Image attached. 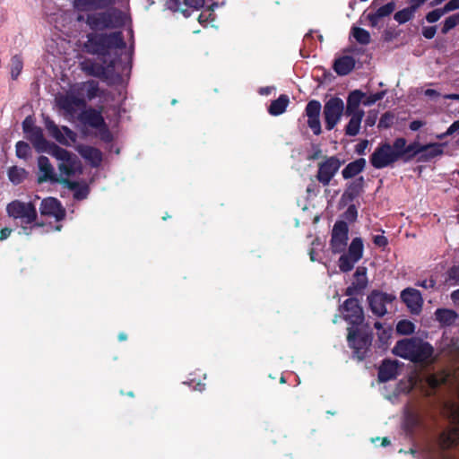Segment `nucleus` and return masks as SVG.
<instances>
[{"label":"nucleus","mask_w":459,"mask_h":459,"mask_svg":"<svg viewBox=\"0 0 459 459\" xmlns=\"http://www.w3.org/2000/svg\"><path fill=\"white\" fill-rule=\"evenodd\" d=\"M368 140L361 141L357 146V152L359 153H363L364 150L368 147Z\"/></svg>","instance_id":"69168bd1"},{"label":"nucleus","mask_w":459,"mask_h":459,"mask_svg":"<svg viewBox=\"0 0 459 459\" xmlns=\"http://www.w3.org/2000/svg\"><path fill=\"white\" fill-rule=\"evenodd\" d=\"M405 143L404 138H397L393 145L388 143H380L369 158L371 165L377 169L391 166L403 157Z\"/></svg>","instance_id":"39448f33"},{"label":"nucleus","mask_w":459,"mask_h":459,"mask_svg":"<svg viewBox=\"0 0 459 459\" xmlns=\"http://www.w3.org/2000/svg\"><path fill=\"white\" fill-rule=\"evenodd\" d=\"M25 134L26 138L32 143L38 152H47L58 161V170L62 175L68 177L80 172L81 161L77 156L47 141L40 127L37 126L36 128H32Z\"/></svg>","instance_id":"f03ea898"},{"label":"nucleus","mask_w":459,"mask_h":459,"mask_svg":"<svg viewBox=\"0 0 459 459\" xmlns=\"http://www.w3.org/2000/svg\"><path fill=\"white\" fill-rule=\"evenodd\" d=\"M440 446L443 448H448L459 444V427H455L440 436Z\"/></svg>","instance_id":"c756f323"},{"label":"nucleus","mask_w":459,"mask_h":459,"mask_svg":"<svg viewBox=\"0 0 459 459\" xmlns=\"http://www.w3.org/2000/svg\"><path fill=\"white\" fill-rule=\"evenodd\" d=\"M85 48L88 53L100 56L102 63L116 59L119 67H124L126 70L130 66L133 49L126 48L120 31L90 33L87 37Z\"/></svg>","instance_id":"f257e3e1"},{"label":"nucleus","mask_w":459,"mask_h":459,"mask_svg":"<svg viewBox=\"0 0 459 459\" xmlns=\"http://www.w3.org/2000/svg\"><path fill=\"white\" fill-rule=\"evenodd\" d=\"M368 19L371 26L375 27L377 25V22L380 18L378 16H377L376 13H368Z\"/></svg>","instance_id":"e2e57ef3"},{"label":"nucleus","mask_w":459,"mask_h":459,"mask_svg":"<svg viewBox=\"0 0 459 459\" xmlns=\"http://www.w3.org/2000/svg\"><path fill=\"white\" fill-rule=\"evenodd\" d=\"M41 215L52 217L59 222L65 216V210L60 202L54 197H48L42 200L39 207Z\"/></svg>","instance_id":"2eb2a0df"},{"label":"nucleus","mask_w":459,"mask_h":459,"mask_svg":"<svg viewBox=\"0 0 459 459\" xmlns=\"http://www.w3.org/2000/svg\"><path fill=\"white\" fill-rule=\"evenodd\" d=\"M417 285L424 289H433L436 285V281L432 278L425 279L422 281H419L417 282Z\"/></svg>","instance_id":"6e6d98bb"},{"label":"nucleus","mask_w":459,"mask_h":459,"mask_svg":"<svg viewBox=\"0 0 459 459\" xmlns=\"http://www.w3.org/2000/svg\"><path fill=\"white\" fill-rule=\"evenodd\" d=\"M351 35L359 44L367 45L370 42L369 32L362 28L352 27Z\"/></svg>","instance_id":"4c0bfd02"},{"label":"nucleus","mask_w":459,"mask_h":459,"mask_svg":"<svg viewBox=\"0 0 459 459\" xmlns=\"http://www.w3.org/2000/svg\"><path fill=\"white\" fill-rule=\"evenodd\" d=\"M23 68V61L21 56L15 55L11 59L10 69L11 76L13 80H16L21 74Z\"/></svg>","instance_id":"e433bc0d"},{"label":"nucleus","mask_w":459,"mask_h":459,"mask_svg":"<svg viewBox=\"0 0 459 459\" xmlns=\"http://www.w3.org/2000/svg\"><path fill=\"white\" fill-rule=\"evenodd\" d=\"M167 7L174 12L179 10V2L178 0H169L167 2Z\"/></svg>","instance_id":"bf43d9fd"},{"label":"nucleus","mask_w":459,"mask_h":459,"mask_svg":"<svg viewBox=\"0 0 459 459\" xmlns=\"http://www.w3.org/2000/svg\"><path fill=\"white\" fill-rule=\"evenodd\" d=\"M449 279L459 281V267H453L449 272Z\"/></svg>","instance_id":"052dcab7"},{"label":"nucleus","mask_w":459,"mask_h":459,"mask_svg":"<svg viewBox=\"0 0 459 459\" xmlns=\"http://www.w3.org/2000/svg\"><path fill=\"white\" fill-rule=\"evenodd\" d=\"M401 299L411 313L418 314L421 310L423 300L419 290L407 288L402 291Z\"/></svg>","instance_id":"6ab92c4d"},{"label":"nucleus","mask_w":459,"mask_h":459,"mask_svg":"<svg viewBox=\"0 0 459 459\" xmlns=\"http://www.w3.org/2000/svg\"><path fill=\"white\" fill-rule=\"evenodd\" d=\"M73 87L79 95L83 96L85 102L86 100H91L95 99L100 93L99 82L93 80L75 83Z\"/></svg>","instance_id":"4be33fe9"},{"label":"nucleus","mask_w":459,"mask_h":459,"mask_svg":"<svg viewBox=\"0 0 459 459\" xmlns=\"http://www.w3.org/2000/svg\"><path fill=\"white\" fill-rule=\"evenodd\" d=\"M349 345L354 350L357 358L361 360L370 345L371 340L368 335L358 334L355 331L349 329L348 333Z\"/></svg>","instance_id":"f3484780"},{"label":"nucleus","mask_w":459,"mask_h":459,"mask_svg":"<svg viewBox=\"0 0 459 459\" xmlns=\"http://www.w3.org/2000/svg\"><path fill=\"white\" fill-rule=\"evenodd\" d=\"M37 126L34 125L33 120L30 117H26L22 122V129L24 134L30 132L32 128H36Z\"/></svg>","instance_id":"5fc2aeb1"},{"label":"nucleus","mask_w":459,"mask_h":459,"mask_svg":"<svg viewBox=\"0 0 459 459\" xmlns=\"http://www.w3.org/2000/svg\"><path fill=\"white\" fill-rule=\"evenodd\" d=\"M458 23H459V13L447 17L444 22L443 27L441 29V32L443 34H446L449 30H451L453 28H455Z\"/></svg>","instance_id":"a18cd8bd"},{"label":"nucleus","mask_w":459,"mask_h":459,"mask_svg":"<svg viewBox=\"0 0 459 459\" xmlns=\"http://www.w3.org/2000/svg\"><path fill=\"white\" fill-rule=\"evenodd\" d=\"M366 165V160L362 158L358 159L351 163H349L343 169H342V177L344 178H351L355 176H357L359 173H360L364 167Z\"/></svg>","instance_id":"7c9ffc66"},{"label":"nucleus","mask_w":459,"mask_h":459,"mask_svg":"<svg viewBox=\"0 0 459 459\" xmlns=\"http://www.w3.org/2000/svg\"><path fill=\"white\" fill-rule=\"evenodd\" d=\"M321 108L318 100H310L305 109L306 116L307 117H319Z\"/></svg>","instance_id":"ea45409f"},{"label":"nucleus","mask_w":459,"mask_h":459,"mask_svg":"<svg viewBox=\"0 0 459 459\" xmlns=\"http://www.w3.org/2000/svg\"><path fill=\"white\" fill-rule=\"evenodd\" d=\"M348 241V225L344 221H337L333 225L331 238V248L333 253L344 251Z\"/></svg>","instance_id":"ddd939ff"},{"label":"nucleus","mask_w":459,"mask_h":459,"mask_svg":"<svg viewBox=\"0 0 459 459\" xmlns=\"http://www.w3.org/2000/svg\"><path fill=\"white\" fill-rule=\"evenodd\" d=\"M26 176L27 172L22 168L13 166L8 169V178L10 181L14 185L22 183Z\"/></svg>","instance_id":"c9c22d12"},{"label":"nucleus","mask_w":459,"mask_h":459,"mask_svg":"<svg viewBox=\"0 0 459 459\" xmlns=\"http://www.w3.org/2000/svg\"><path fill=\"white\" fill-rule=\"evenodd\" d=\"M435 315L437 320L445 325H453L458 318V315L455 311L446 308L437 309Z\"/></svg>","instance_id":"473e14b6"},{"label":"nucleus","mask_w":459,"mask_h":459,"mask_svg":"<svg viewBox=\"0 0 459 459\" xmlns=\"http://www.w3.org/2000/svg\"><path fill=\"white\" fill-rule=\"evenodd\" d=\"M355 66V60L352 56H344L335 60L333 68L339 75L348 74Z\"/></svg>","instance_id":"c85d7f7f"},{"label":"nucleus","mask_w":459,"mask_h":459,"mask_svg":"<svg viewBox=\"0 0 459 459\" xmlns=\"http://www.w3.org/2000/svg\"><path fill=\"white\" fill-rule=\"evenodd\" d=\"M38 167L39 169V182H58V177L55 172V169L50 163L48 158L45 156H39L38 159Z\"/></svg>","instance_id":"412c9836"},{"label":"nucleus","mask_w":459,"mask_h":459,"mask_svg":"<svg viewBox=\"0 0 459 459\" xmlns=\"http://www.w3.org/2000/svg\"><path fill=\"white\" fill-rule=\"evenodd\" d=\"M116 0H73L74 8L80 12H91L108 9Z\"/></svg>","instance_id":"a211bd4d"},{"label":"nucleus","mask_w":459,"mask_h":459,"mask_svg":"<svg viewBox=\"0 0 459 459\" xmlns=\"http://www.w3.org/2000/svg\"><path fill=\"white\" fill-rule=\"evenodd\" d=\"M424 126V123L420 120H414L410 124V129L411 131H417Z\"/></svg>","instance_id":"680f3d73"},{"label":"nucleus","mask_w":459,"mask_h":459,"mask_svg":"<svg viewBox=\"0 0 459 459\" xmlns=\"http://www.w3.org/2000/svg\"><path fill=\"white\" fill-rule=\"evenodd\" d=\"M59 173H61V172L59 171ZM81 173H82V169L80 170V172L76 173V175L81 174ZM60 176L63 178V183L70 190H72L74 192V198L75 200L81 201V200L87 198V196L90 193V187L87 183H85L84 181L79 182V181L69 180L70 176L67 177V176L62 175V174H60ZM73 176H75V174L71 175V177H73Z\"/></svg>","instance_id":"aec40b11"},{"label":"nucleus","mask_w":459,"mask_h":459,"mask_svg":"<svg viewBox=\"0 0 459 459\" xmlns=\"http://www.w3.org/2000/svg\"><path fill=\"white\" fill-rule=\"evenodd\" d=\"M414 324L409 320H402L396 325V331L401 334H411L414 332Z\"/></svg>","instance_id":"79ce46f5"},{"label":"nucleus","mask_w":459,"mask_h":459,"mask_svg":"<svg viewBox=\"0 0 459 459\" xmlns=\"http://www.w3.org/2000/svg\"><path fill=\"white\" fill-rule=\"evenodd\" d=\"M437 29L435 26H429L423 28L422 34L426 39H432L436 34Z\"/></svg>","instance_id":"4d7b16f0"},{"label":"nucleus","mask_w":459,"mask_h":459,"mask_svg":"<svg viewBox=\"0 0 459 459\" xmlns=\"http://www.w3.org/2000/svg\"><path fill=\"white\" fill-rule=\"evenodd\" d=\"M398 373L397 361L385 360L378 370V379L380 382H387L394 379Z\"/></svg>","instance_id":"bb28decb"},{"label":"nucleus","mask_w":459,"mask_h":459,"mask_svg":"<svg viewBox=\"0 0 459 459\" xmlns=\"http://www.w3.org/2000/svg\"><path fill=\"white\" fill-rule=\"evenodd\" d=\"M82 70L88 75L95 77H105L114 72L123 73L126 71L124 67L118 66V62L116 59H110L102 65L98 64L92 60L87 59L81 63Z\"/></svg>","instance_id":"0eeeda50"},{"label":"nucleus","mask_w":459,"mask_h":459,"mask_svg":"<svg viewBox=\"0 0 459 459\" xmlns=\"http://www.w3.org/2000/svg\"><path fill=\"white\" fill-rule=\"evenodd\" d=\"M385 91H382L380 92H377L375 94H371L368 96L365 94V97L363 99V105L364 106H371L374 103H376L377 101L381 100L385 97Z\"/></svg>","instance_id":"de8ad7c7"},{"label":"nucleus","mask_w":459,"mask_h":459,"mask_svg":"<svg viewBox=\"0 0 459 459\" xmlns=\"http://www.w3.org/2000/svg\"><path fill=\"white\" fill-rule=\"evenodd\" d=\"M290 102V99L287 95H281L277 100H273L268 108V112L272 116H279L282 114Z\"/></svg>","instance_id":"2f4dec72"},{"label":"nucleus","mask_w":459,"mask_h":459,"mask_svg":"<svg viewBox=\"0 0 459 459\" xmlns=\"http://www.w3.org/2000/svg\"><path fill=\"white\" fill-rule=\"evenodd\" d=\"M368 299L371 311L378 316H383L387 311L386 305L394 299V296L380 291H373Z\"/></svg>","instance_id":"dca6fc26"},{"label":"nucleus","mask_w":459,"mask_h":459,"mask_svg":"<svg viewBox=\"0 0 459 459\" xmlns=\"http://www.w3.org/2000/svg\"><path fill=\"white\" fill-rule=\"evenodd\" d=\"M6 212L21 226L19 234L29 236L33 232L40 231L42 225L36 222L37 211L32 203L13 201L7 205Z\"/></svg>","instance_id":"7ed1b4c3"},{"label":"nucleus","mask_w":459,"mask_h":459,"mask_svg":"<svg viewBox=\"0 0 459 459\" xmlns=\"http://www.w3.org/2000/svg\"><path fill=\"white\" fill-rule=\"evenodd\" d=\"M56 103L65 116L70 117L86 105L83 96L79 95L73 86L66 94L56 97Z\"/></svg>","instance_id":"6e6552de"},{"label":"nucleus","mask_w":459,"mask_h":459,"mask_svg":"<svg viewBox=\"0 0 459 459\" xmlns=\"http://www.w3.org/2000/svg\"><path fill=\"white\" fill-rule=\"evenodd\" d=\"M12 230L9 228H4L0 230V240H5L11 234Z\"/></svg>","instance_id":"0e129e2a"},{"label":"nucleus","mask_w":459,"mask_h":459,"mask_svg":"<svg viewBox=\"0 0 459 459\" xmlns=\"http://www.w3.org/2000/svg\"><path fill=\"white\" fill-rule=\"evenodd\" d=\"M81 122L93 128H100L104 126V119L100 112L93 108H89L80 114Z\"/></svg>","instance_id":"393cba45"},{"label":"nucleus","mask_w":459,"mask_h":459,"mask_svg":"<svg viewBox=\"0 0 459 459\" xmlns=\"http://www.w3.org/2000/svg\"><path fill=\"white\" fill-rule=\"evenodd\" d=\"M451 299L456 306H459V289L452 292Z\"/></svg>","instance_id":"774afa93"},{"label":"nucleus","mask_w":459,"mask_h":459,"mask_svg":"<svg viewBox=\"0 0 459 459\" xmlns=\"http://www.w3.org/2000/svg\"><path fill=\"white\" fill-rule=\"evenodd\" d=\"M363 241L360 238H355L351 242L348 252L342 254L339 258V268L342 272L351 271L354 264L359 261L363 255Z\"/></svg>","instance_id":"1a4fd4ad"},{"label":"nucleus","mask_w":459,"mask_h":459,"mask_svg":"<svg viewBox=\"0 0 459 459\" xmlns=\"http://www.w3.org/2000/svg\"><path fill=\"white\" fill-rule=\"evenodd\" d=\"M405 423L407 427H415L420 423V417L414 412H408L406 414Z\"/></svg>","instance_id":"3c124183"},{"label":"nucleus","mask_w":459,"mask_h":459,"mask_svg":"<svg viewBox=\"0 0 459 459\" xmlns=\"http://www.w3.org/2000/svg\"><path fill=\"white\" fill-rule=\"evenodd\" d=\"M365 93L359 90L351 91L347 99L346 114L347 115H365L359 106L363 104Z\"/></svg>","instance_id":"b1692460"},{"label":"nucleus","mask_w":459,"mask_h":459,"mask_svg":"<svg viewBox=\"0 0 459 459\" xmlns=\"http://www.w3.org/2000/svg\"><path fill=\"white\" fill-rule=\"evenodd\" d=\"M126 15L118 9L94 13L87 15L86 23L93 30L117 29L125 25Z\"/></svg>","instance_id":"423d86ee"},{"label":"nucleus","mask_w":459,"mask_h":459,"mask_svg":"<svg viewBox=\"0 0 459 459\" xmlns=\"http://www.w3.org/2000/svg\"><path fill=\"white\" fill-rule=\"evenodd\" d=\"M446 381H447V376H445L443 374L428 376L424 380V384L426 385H428V387L429 389V390L425 391L426 394L430 395L431 390H434L435 388L438 387L442 384H445Z\"/></svg>","instance_id":"72a5a7b5"},{"label":"nucleus","mask_w":459,"mask_h":459,"mask_svg":"<svg viewBox=\"0 0 459 459\" xmlns=\"http://www.w3.org/2000/svg\"><path fill=\"white\" fill-rule=\"evenodd\" d=\"M341 161L335 157H330L318 164L316 179L323 185L328 186L341 168Z\"/></svg>","instance_id":"f8f14e48"},{"label":"nucleus","mask_w":459,"mask_h":459,"mask_svg":"<svg viewBox=\"0 0 459 459\" xmlns=\"http://www.w3.org/2000/svg\"><path fill=\"white\" fill-rule=\"evenodd\" d=\"M81 156L91 163L92 167H98L102 161V153L97 148L89 145H80L77 147Z\"/></svg>","instance_id":"a878e982"},{"label":"nucleus","mask_w":459,"mask_h":459,"mask_svg":"<svg viewBox=\"0 0 459 459\" xmlns=\"http://www.w3.org/2000/svg\"><path fill=\"white\" fill-rule=\"evenodd\" d=\"M373 241H374L375 245H377L380 247H384L387 245V239L383 235L375 236Z\"/></svg>","instance_id":"13d9d810"},{"label":"nucleus","mask_w":459,"mask_h":459,"mask_svg":"<svg viewBox=\"0 0 459 459\" xmlns=\"http://www.w3.org/2000/svg\"><path fill=\"white\" fill-rule=\"evenodd\" d=\"M414 12L413 7L403 9L394 14V20L400 24L404 23L413 17Z\"/></svg>","instance_id":"58836bf2"},{"label":"nucleus","mask_w":459,"mask_h":459,"mask_svg":"<svg viewBox=\"0 0 459 459\" xmlns=\"http://www.w3.org/2000/svg\"><path fill=\"white\" fill-rule=\"evenodd\" d=\"M395 9V4L393 2L387 3L386 4L379 7L375 13L380 19L390 15Z\"/></svg>","instance_id":"49530a36"},{"label":"nucleus","mask_w":459,"mask_h":459,"mask_svg":"<svg viewBox=\"0 0 459 459\" xmlns=\"http://www.w3.org/2000/svg\"><path fill=\"white\" fill-rule=\"evenodd\" d=\"M444 145L441 143H429L423 144L422 151L420 153V157L419 158L420 161H428L431 159H434L443 153Z\"/></svg>","instance_id":"cd10ccee"},{"label":"nucleus","mask_w":459,"mask_h":459,"mask_svg":"<svg viewBox=\"0 0 459 459\" xmlns=\"http://www.w3.org/2000/svg\"><path fill=\"white\" fill-rule=\"evenodd\" d=\"M459 130V120L458 121H455L448 128L447 130L444 133V134H438L437 136V139H444L446 136H448V135H451L453 134H455V132H457Z\"/></svg>","instance_id":"603ef678"},{"label":"nucleus","mask_w":459,"mask_h":459,"mask_svg":"<svg viewBox=\"0 0 459 459\" xmlns=\"http://www.w3.org/2000/svg\"><path fill=\"white\" fill-rule=\"evenodd\" d=\"M343 318L351 325H359L363 321V310L356 299H348L343 306L340 307Z\"/></svg>","instance_id":"4468645a"},{"label":"nucleus","mask_w":459,"mask_h":459,"mask_svg":"<svg viewBox=\"0 0 459 459\" xmlns=\"http://www.w3.org/2000/svg\"><path fill=\"white\" fill-rule=\"evenodd\" d=\"M44 125L48 134L59 143L66 146H72L75 142L77 135L67 126L59 127L48 117H44Z\"/></svg>","instance_id":"9d476101"},{"label":"nucleus","mask_w":459,"mask_h":459,"mask_svg":"<svg viewBox=\"0 0 459 459\" xmlns=\"http://www.w3.org/2000/svg\"><path fill=\"white\" fill-rule=\"evenodd\" d=\"M16 155L20 159L26 160L30 154V147L29 143L20 141L16 143Z\"/></svg>","instance_id":"c03bdc74"},{"label":"nucleus","mask_w":459,"mask_h":459,"mask_svg":"<svg viewBox=\"0 0 459 459\" xmlns=\"http://www.w3.org/2000/svg\"><path fill=\"white\" fill-rule=\"evenodd\" d=\"M445 13L459 9V0H450L442 7Z\"/></svg>","instance_id":"864d4df0"},{"label":"nucleus","mask_w":459,"mask_h":459,"mask_svg":"<svg viewBox=\"0 0 459 459\" xmlns=\"http://www.w3.org/2000/svg\"><path fill=\"white\" fill-rule=\"evenodd\" d=\"M368 285L367 268L359 266L354 273V281L351 286L346 289V295L352 296L364 290Z\"/></svg>","instance_id":"5701e85b"},{"label":"nucleus","mask_w":459,"mask_h":459,"mask_svg":"<svg viewBox=\"0 0 459 459\" xmlns=\"http://www.w3.org/2000/svg\"><path fill=\"white\" fill-rule=\"evenodd\" d=\"M343 109V101L338 97L331 98L325 102L323 115L327 130H332L340 122Z\"/></svg>","instance_id":"9b49d317"},{"label":"nucleus","mask_w":459,"mask_h":459,"mask_svg":"<svg viewBox=\"0 0 459 459\" xmlns=\"http://www.w3.org/2000/svg\"><path fill=\"white\" fill-rule=\"evenodd\" d=\"M376 123V115L368 114V117L365 120V124L367 126H372Z\"/></svg>","instance_id":"338daca9"},{"label":"nucleus","mask_w":459,"mask_h":459,"mask_svg":"<svg viewBox=\"0 0 459 459\" xmlns=\"http://www.w3.org/2000/svg\"><path fill=\"white\" fill-rule=\"evenodd\" d=\"M307 126L312 129L315 134L318 135L321 133L319 117H307Z\"/></svg>","instance_id":"8fccbe9b"},{"label":"nucleus","mask_w":459,"mask_h":459,"mask_svg":"<svg viewBox=\"0 0 459 459\" xmlns=\"http://www.w3.org/2000/svg\"><path fill=\"white\" fill-rule=\"evenodd\" d=\"M423 144H420V143H413L409 145L404 144V151L403 152V156L404 154H410L411 157H418V159L420 157V153L422 151Z\"/></svg>","instance_id":"a19ab883"},{"label":"nucleus","mask_w":459,"mask_h":459,"mask_svg":"<svg viewBox=\"0 0 459 459\" xmlns=\"http://www.w3.org/2000/svg\"><path fill=\"white\" fill-rule=\"evenodd\" d=\"M351 119L346 126L345 133L350 136H355L359 134L360 124L364 115H349Z\"/></svg>","instance_id":"f704fd0d"},{"label":"nucleus","mask_w":459,"mask_h":459,"mask_svg":"<svg viewBox=\"0 0 459 459\" xmlns=\"http://www.w3.org/2000/svg\"><path fill=\"white\" fill-rule=\"evenodd\" d=\"M184 4L187 9H182L181 12L185 17H189L191 12L188 9H191L192 12H198L201 8V0H184Z\"/></svg>","instance_id":"37998d69"},{"label":"nucleus","mask_w":459,"mask_h":459,"mask_svg":"<svg viewBox=\"0 0 459 459\" xmlns=\"http://www.w3.org/2000/svg\"><path fill=\"white\" fill-rule=\"evenodd\" d=\"M446 13H445L443 8H437V9H435V10L429 12L426 16V20L429 23H433V22H436L437 21H438Z\"/></svg>","instance_id":"09e8293b"},{"label":"nucleus","mask_w":459,"mask_h":459,"mask_svg":"<svg viewBox=\"0 0 459 459\" xmlns=\"http://www.w3.org/2000/svg\"><path fill=\"white\" fill-rule=\"evenodd\" d=\"M393 352L411 361L423 362L432 357L433 348L430 344L420 339H403L397 342Z\"/></svg>","instance_id":"20e7f679"}]
</instances>
